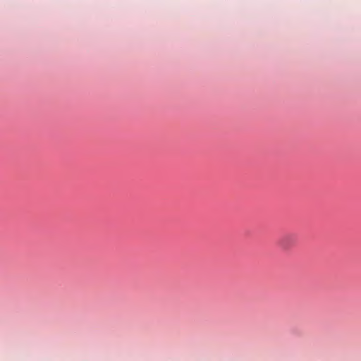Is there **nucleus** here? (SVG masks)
<instances>
[{
	"label": "nucleus",
	"mask_w": 361,
	"mask_h": 361,
	"mask_svg": "<svg viewBox=\"0 0 361 361\" xmlns=\"http://www.w3.org/2000/svg\"><path fill=\"white\" fill-rule=\"evenodd\" d=\"M290 238V236H285L283 239H281L280 243L281 245L283 247H286V241Z\"/></svg>",
	"instance_id": "1"
}]
</instances>
